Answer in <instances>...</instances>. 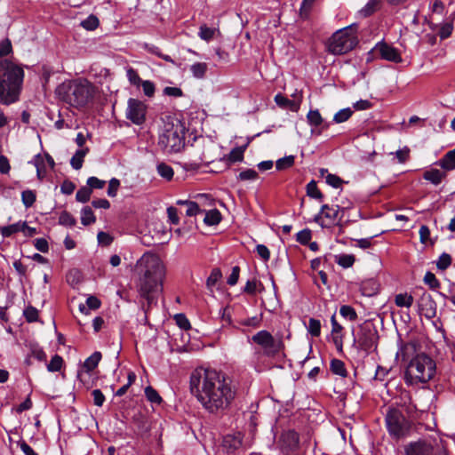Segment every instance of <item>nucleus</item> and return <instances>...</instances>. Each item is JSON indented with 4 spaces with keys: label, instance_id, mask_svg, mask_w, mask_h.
Wrapping results in <instances>:
<instances>
[{
    "label": "nucleus",
    "instance_id": "f257e3e1",
    "mask_svg": "<svg viewBox=\"0 0 455 455\" xmlns=\"http://www.w3.org/2000/svg\"><path fill=\"white\" fill-rule=\"evenodd\" d=\"M190 389L204 409L210 413L224 411L236 395L232 381L214 370L196 371L192 373Z\"/></svg>",
    "mask_w": 455,
    "mask_h": 455
},
{
    "label": "nucleus",
    "instance_id": "f03ea898",
    "mask_svg": "<svg viewBox=\"0 0 455 455\" xmlns=\"http://www.w3.org/2000/svg\"><path fill=\"white\" fill-rule=\"evenodd\" d=\"M139 273L138 291L148 302V307L156 303L162 291L165 268L161 259L153 253H144L136 264Z\"/></svg>",
    "mask_w": 455,
    "mask_h": 455
},
{
    "label": "nucleus",
    "instance_id": "7ed1b4c3",
    "mask_svg": "<svg viewBox=\"0 0 455 455\" xmlns=\"http://www.w3.org/2000/svg\"><path fill=\"white\" fill-rule=\"evenodd\" d=\"M417 343L406 342L401 345L397 356L401 355L403 361L410 359L407 365L404 380L407 385L426 384L434 379L436 373L435 360L426 353L416 354Z\"/></svg>",
    "mask_w": 455,
    "mask_h": 455
},
{
    "label": "nucleus",
    "instance_id": "20e7f679",
    "mask_svg": "<svg viewBox=\"0 0 455 455\" xmlns=\"http://www.w3.org/2000/svg\"><path fill=\"white\" fill-rule=\"evenodd\" d=\"M25 73L21 66L10 60H0V103L9 106L20 100Z\"/></svg>",
    "mask_w": 455,
    "mask_h": 455
},
{
    "label": "nucleus",
    "instance_id": "39448f33",
    "mask_svg": "<svg viewBox=\"0 0 455 455\" xmlns=\"http://www.w3.org/2000/svg\"><path fill=\"white\" fill-rule=\"evenodd\" d=\"M58 99L69 106L81 108L92 102L96 88L86 79L66 80L55 90Z\"/></svg>",
    "mask_w": 455,
    "mask_h": 455
},
{
    "label": "nucleus",
    "instance_id": "423d86ee",
    "mask_svg": "<svg viewBox=\"0 0 455 455\" xmlns=\"http://www.w3.org/2000/svg\"><path fill=\"white\" fill-rule=\"evenodd\" d=\"M185 127L180 121L168 122L159 134L158 145L167 153L180 152L185 147Z\"/></svg>",
    "mask_w": 455,
    "mask_h": 455
},
{
    "label": "nucleus",
    "instance_id": "0eeeda50",
    "mask_svg": "<svg viewBox=\"0 0 455 455\" xmlns=\"http://www.w3.org/2000/svg\"><path fill=\"white\" fill-rule=\"evenodd\" d=\"M378 341V330L371 321H364L353 331V346L366 354L377 348Z\"/></svg>",
    "mask_w": 455,
    "mask_h": 455
},
{
    "label": "nucleus",
    "instance_id": "6e6552de",
    "mask_svg": "<svg viewBox=\"0 0 455 455\" xmlns=\"http://www.w3.org/2000/svg\"><path fill=\"white\" fill-rule=\"evenodd\" d=\"M357 37L349 28L336 31L328 40V52L334 55H341L353 50L357 44Z\"/></svg>",
    "mask_w": 455,
    "mask_h": 455
},
{
    "label": "nucleus",
    "instance_id": "1a4fd4ad",
    "mask_svg": "<svg viewBox=\"0 0 455 455\" xmlns=\"http://www.w3.org/2000/svg\"><path fill=\"white\" fill-rule=\"evenodd\" d=\"M385 420L389 435L395 439L405 436L410 430V422L397 408H388Z\"/></svg>",
    "mask_w": 455,
    "mask_h": 455
},
{
    "label": "nucleus",
    "instance_id": "9d476101",
    "mask_svg": "<svg viewBox=\"0 0 455 455\" xmlns=\"http://www.w3.org/2000/svg\"><path fill=\"white\" fill-rule=\"evenodd\" d=\"M418 296L417 306L419 315H424L427 319H433L436 315L437 304L432 295L423 288H419L414 291Z\"/></svg>",
    "mask_w": 455,
    "mask_h": 455
},
{
    "label": "nucleus",
    "instance_id": "9b49d317",
    "mask_svg": "<svg viewBox=\"0 0 455 455\" xmlns=\"http://www.w3.org/2000/svg\"><path fill=\"white\" fill-rule=\"evenodd\" d=\"M147 106L140 100L131 98L127 102L126 118L136 125L142 124L146 120Z\"/></svg>",
    "mask_w": 455,
    "mask_h": 455
},
{
    "label": "nucleus",
    "instance_id": "f8f14e48",
    "mask_svg": "<svg viewBox=\"0 0 455 455\" xmlns=\"http://www.w3.org/2000/svg\"><path fill=\"white\" fill-rule=\"evenodd\" d=\"M299 434L294 430L283 431L278 440V445L283 452L289 453L299 446Z\"/></svg>",
    "mask_w": 455,
    "mask_h": 455
},
{
    "label": "nucleus",
    "instance_id": "ddd939ff",
    "mask_svg": "<svg viewBox=\"0 0 455 455\" xmlns=\"http://www.w3.org/2000/svg\"><path fill=\"white\" fill-rule=\"evenodd\" d=\"M433 445L424 439L411 442L404 446L405 455H432Z\"/></svg>",
    "mask_w": 455,
    "mask_h": 455
},
{
    "label": "nucleus",
    "instance_id": "4468645a",
    "mask_svg": "<svg viewBox=\"0 0 455 455\" xmlns=\"http://www.w3.org/2000/svg\"><path fill=\"white\" fill-rule=\"evenodd\" d=\"M374 52L383 60L395 63H400L402 61V57L399 51L386 43L377 44L374 47Z\"/></svg>",
    "mask_w": 455,
    "mask_h": 455
},
{
    "label": "nucleus",
    "instance_id": "2eb2a0df",
    "mask_svg": "<svg viewBox=\"0 0 455 455\" xmlns=\"http://www.w3.org/2000/svg\"><path fill=\"white\" fill-rule=\"evenodd\" d=\"M262 348L265 355L268 357H275L284 349V343L281 337L275 339L272 336L269 337L267 343Z\"/></svg>",
    "mask_w": 455,
    "mask_h": 455
},
{
    "label": "nucleus",
    "instance_id": "dca6fc26",
    "mask_svg": "<svg viewBox=\"0 0 455 455\" xmlns=\"http://www.w3.org/2000/svg\"><path fill=\"white\" fill-rule=\"evenodd\" d=\"M243 443V435L240 432L228 434L223 437L222 446L228 452H234Z\"/></svg>",
    "mask_w": 455,
    "mask_h": 455
},
{
    "label": "nucleus",
    "instance_id": "f3484780",
    "mask_svg": "<svg viewBox=\"0 0 455 455\" xmlns=\"http://www.w3.org/2000/svg\"><path fill=\"white\" fill-rule=\"evenodd\" d=\"M339 205H336L335 207H332V206H330L328 204H323L322 205L321 207V211L319 213H317L315 218H314V221L316 222L317 224H319L320 226L322 227H324L322 220H323V215L330 220L331 221H334L337 217H338V214H339Z\"/></svg>",
    "mask_w": 455,
    "mask_h": 455
},
{
    "label": "nucleus",
    "instance_id": "a211bd4d",
    "mask_svg": "<svg viewBox=\"0 0 455 455\" xmlns=\"http://www.w3.org/2000/svg\"><path fill=\"white\" fill-rule=\"evenodd\" d=\"M26 228H28L27 222H17L9 226H5L1 228V235L4 237H10L13 234H16L18 232H26Z\"/></svg>",
    "mask_w": 455,
    "mask_h": 455
},
{
    "label": "nucleus",
    "instance_id": "6ab92c4d",
    "mask_svg": "<svg viewBox=\"0 0 455 455\" xmlns=\"http://www.w3.org/2000/svg\"><path fill=\"white\" fill-rule=\"evenodd\" d=\"M445 177V172L438 169H430L423 173V178L435 186L439 185Z\"/></svg>",
    "mask_w": 455,
    "mask_h": 455
},
{
    "label": "nucleus",
    "instance_id": "aec40b11",
    "mask_svg": "<svg viewBox=\"0 0 455 455\" xmlns=\"http://www.w3.org/2000/svg\"><path fill=\"white\" fill-rule=\"evenodd\" d=\"M438 165L444 171L455 169V148L448 151L439 161Z\"/></svg>",
    "mask_w": 455,
    "mask_h": 455
},
{
    "label": "nucleus",
    "instance_id": "412c9836",
    "mask_svg": "<svg viewBox=\"0 0 455 455\" xmlns=\"http://www.w3.org/2000/svg\"><path fill=\"white\" fill-rule=\"evenodd\" d=\"M245 150L244 147H236L233 148L229 154L223 156L222 160L227 162L228 164L236 162H242L243 160V153Z\"/></svg>",
    "mask_w": 455,
    "mask_h": 455
},
{
    "label": "nucleus",
    "instance_id": "4be33fe9",
    "mask_svg": "<svg viewBox=\"0 0 455 455\" xmlns=\"http://www.w3.org/2000/svg\"><path fill=\"white\" fill-rule=\"evenodd\" d=\"M26 347L28 348V355H31V357L36 359L39 362H44L46 360V354L38 344L29 342L26 345Z\"/></svg>",
    "mask_w": 455,
    "mask_h": 455
},
{
    "label": "nucleus",
    "instance_id": "5701e85b",
    "mask_svg": "<svg viewBox=\"0 0 455 455\" xmlns=\"http://www.w3.org/2000/svg\"><path fill=\"white\" fill-rule=\"evenodd\" d=\"M89 153L88 148L77 149L70 160V164L75 170H80L83 166L84 156Z\"/></svg>",
    "mask_w": 455,
    "mask_h": 455
},
{
    "label": "nucleus",
    "instance_id": "b1692460",
    "mask_svg": "<svg viewBox=\"0 0 455 455\" xmlns=\"http://www.w3.org/2000/svg\"><path fill=\"white\" fill-rule=\"evenodd\" d=\"M275 102L280 108H289L292 111H297L299 108V103L295 102L294 100H289L281 93H278L275 96Z\"/></svg>",
    "mask_w": 455,
    "mask_h": 455
},
{
    "label": "nucleus",
    "instance_id": "393cba45",
    "mask_svg": "<svg viewBox=\"0 0 455 455\" xmlns=\"http://www.w3.org/2000/svg\"><path fill=\"white\" fill-rule=\"evenodd\" d=\"M100 359L101 353L96 351L84 361L83 367L85 369L87 372H90L98 366Z\"/></svg>",
    "mask_w": 455,
    "mask_h": 455
},
{
    "label": "nucleus",
    "instance_id": "a878e982",
    "mask_svg": "<svg viewBox=\"0 0 455 455\" xmlns=\"http://www.w3.org/2000/svg\"><path fill=\"white\" fill-rule=\"evenodd\" d=\"M207 70L208 65L205 62H196L190 67L193 76L197 79L204 78Z\"/></svg>",
    "mask_w": 455,
    "mask_h": 455
},
{
    "label": "nucleus",
    "instance_id": "bb28decb",
    "mask_svg": "<svg viewBox=\"0 0 455 455\" xmlns=\"http://www.w3.org/2000/svg\"><path fill=\"white\" fill-rule=\"evenodd\" d=\"M381 6V0H370L363 8L360 10L361 15L368 17L378 11Z\"/></svg>",
    "mask_w": 455,
    "mask_h": 455
},
{
    "label": "nucleus",
    "instance_id": "cd10ccee",
    "mask_svg": "<svg viewBox=\"0 0 455 455\" xmlns=\"http://www.w3.org/2000/svg\"><path fill=\"white\" fill-rule=\"evenodd\" d=\"M221 214L219 210L213 209L206 212L204 217V223L208 226H214L220 222Z\"/></svg>",
    "mask_w": 455,
    "mask_h": 455
},
{
    "label": "nucleus",
    "instance_id": "c85d7f7f",
    "mask_svg": "<svg viewBox=\"0 0 455 455\" xmlns=\"http://www.w3.org/2000/svg\"><path fill=\"white\" fill-rule=\"evenodd\" d=\"M331 371L333 374L347 377V371L345 363L339 359H332L331 361Z\"/></svg>",
    "mask_w": 455,
    "mask_h": 455
},
{
    "label": "nucleus",
    "instance_id": "c756f323",
    "mask_svg": "<svg viewBox=\"0 0 455 455\" xmlns=\"http://www.w3.org/2000/svg\"><path fill=\"white\" fill-rule=\"evenodd\" d=\"M218 30L214 28H209L205 24L201 25L199 28L198 36L206 42H209L213 39L215 33Z\"/></svg>",
    "mask_w": 455,
    "mask_h": 455
},
{
    "label": "nucleus",
    "instance_id": "7c9ffc66",
    "mask_svg": "<svg viewBox=\"0 0 455 455\" xmlns=\"http://www.w3.org/2000/svg\"><path fill=\"white\" fill-rule=\"evenodd\" d=\"M157 173L164 179L171 180L173 177L174 172L172 166L165 163H160L156 166Z\"/></svg>",
    "mask_w": 455,
    "mask_h": 455
},
{
    "label": "nucleus",
    "instance_id": "2f4dec72",
    "mask_svg": "<svg viewBox=\"0 0 455 455\" xmlns=\"http://www.w3.org/2000/svg\"><path fill=\"white\" fill-rule=\"evenodd\" d=\"M96 221V217L89 206H85L81 211V222L84 226L91 225Z\"/></svg>",
    "mask_w": 455,
    "mask_h": 455
},
{
    "label": "nucleus",
    "instance_id": "473e14b6",
    "mask_svg": "<svg viewBox=\"0 0 455 455\" xmlns=\"http://www.w3.org/2000/svg\"><path fill=\"white\" fill-rule=\"evenodd\" d=\"M272 336L273 335L269 331H267L266 330H262V331H258L256 334H254L251 337V340L254 343H256L257 345L263 347L267 343L269 337H272Z\"/></svg>",
    "mask_w": 455,
    "mask_h": 455
},
{
    "label": "nucleus",
    "instance_id": "72a5a7b5",
    "mask_svg": "<svg viewBox=\"0 0 455 455\" xmlns=\"http://www.w3.org/2000/svg\"><path fill=\"white\" fill-rule=\"evenodd\" d=\"M307 195L312 198L317 199L322 202L323 199V193L318 189L316 182L315 180H311L307 185Z\"/></svg>",
    "mask_w": 455,
    "mask_h": 455
},
{
    "label": "nucleus",
    "instance_id": "f704fd0d",
    "mask_svg": "<svg viewBox=\"0 0 455 455\" xmlns=\"http://www.w3.org/2000/svg\"><path fill=\"white\" fill-rule=\"evenodd\" d=\"M395 302L397 307H410L413 304V297L407 293H400L395 296Z\"/></svg>",
    "mask_w": 455,
    "mask_h": 455
},
{
    "label": "nucleus",
    "instance_id": "c9c22d12",
    "mask_svg": "<svg viewBox=\"0 0 455 455\" xmlns=\"http://www.w3.org/2000/svg\"><path fill=\"white\" fill-rule=\"evenodd\" d=\"M36 200V194L34 190L26 189L21 193V201L26 208H30Z\"/></svg>",
    "mask_w": 455,
    "mask_h": 455
},
{
    "label": "nucleus",
    "instance_id": "e433bc0d",
    "mask_svg": "<svg viewBox=\"0 0 455 455\" xmlns=\"http://www.w3.org/2000/svg\"><path fill=\"white\" fill-rule=\"evenodd\" d=\"M294 163H295V156H287L278 159L275 162V168L278 171H283V170L289 169L291 166H293Z\"/></svg>",
    "mask_w": 455,
    "mask_h": 455
},
{
    "label": "nucleus",
    "instance_id": "4c0bfd02",
    "mask_svg": "<svg viewBox=\"0 0 455 455\" xmlns=\"http://www.w3.org/2000/svg\"><path fill=\"white\" fill-rule=\"evenodd\" d=\"M144 48L150 53L156 55L157 57L163 59L164 60L170 62L172 64H175L174 60L171 58V56L162 53L159 47L154 44H146Z\"/></svg>",
    "mask_w": 455,
    "mask_h": 455
},
{
    "label": "nucleus",
    "instance_id": "58836bf2",
    "mask_svg": "<svg viewBox=\"0 0 455 455\" xmlns=\"http://www.w3.org/2000/svg\"><path fill=\"white\" fill-rule=\"evenodd\" d=\"M339 314L346 319H348L351 322H355L357 320L358 315L354 307L348 305H343L339 308Z\"/></svg>",
    "mask_w": 455,
    "mask_h": 455
},
{
    "label": "nucleus",
    "instance_id": "ea45409f",
    "mask_svg": "<svg viewBox=\"0 0 455 455\" xmlns=\"http://www.w3.org/2000/svg\"><path fill=\"white\" fill-rule=\"evenodd\" d=\"M307 329L311 336L319 337L321 334V322L315 318H309Z\"/></svg>",
    "mask_w": 455,
    "mask_h": 455
},
{
    "label": "nucleus",
    "instance_id": "a19ab883",
    "mask_svg": "<svg viewBox=\"0 0 455 455\" xmlns=\"http://www.w3.org/2000/svg\"><path fill=\"white\" fill-rule=\"evenodd\" d=\"M355 260V256L352 254H341L336 257V263L345 268L352 267Z\"/></svg>",
    "mask_w": 455,
    "mask_h": 455
},
{
    "label": "nucleus",
    "instance_id": "79ce46f5",
    "mask_svg": "<svg viewBox=\"0 0 455 455\" xmlns=\"http://www.w3.org/2000/svg\"><path fill=\"white\" fill-rule=\"evenodd\" d=\"M307 118L309 124L312 126H315V127L320 126L323 121L321 116L320 112L317 109L310 110L307 113Z\"/></svg>",
    "mask_w": 455,
    "mask_h": 455
},
{
    "label": "nucleus",
    "instance_id": "37998d69",
    "mask_svg": "<svg viewBox=\"0 0 455 455\" xmlns=\"http://www.w3.org/2000/svg\"><path fill=\"white\" fill-rule=\"evenodd\" d=\"M353 111L350 108H346L337 112L333 116V121L337 124L346 122L352 116Z\"/></svg>",
    "mask_w": 455,
    "mask_h": 455
},
{
    "label": "nucleus",
    "instance_id": "c03bdc74",
    "mask_svg": "<svg viewBox=\"0 0 455 455\" xmlns=\"http://www.w3.org/2000/svg\"><path fill=\"white\" fill-rule=\"evenodd\" d=\"M145 395L147 399L153 403L159 404L162 403V397L159 395L158 392L151 386H148L145 388Z\"/></svg>",
    "mask_w": 455,
    "mask_h": 455
},
{
    "label": "nucleus",
    "instance_id": "a18cd8bd",
    "mask_svg": "<svg viewBox=\"0 0 455 455\" xmlns=\"http://www.w3.org/2000/svg\"><path fill=\"white\" fill-rule=\"evenodd\" d=\"M12 53V45L9 38L0 42V60H4V57H6Z\"/></svg>",
    "mask_w": 455,
    "mask_h": 455
},
{
    "label": "nucleus",
    "instance_id": "49530a36",
    "mask_svg": "<svg viewBox=\"0 0 455 455\" xmlns=\"http://www.w3.org/2000/svg\"><path fill=\"white\" fill-rule=\"evenodd\" d=\"M63 364V359L60 355H55L52 357L50 363L47 364V370L51 372L60 371Z\"/></svg>",
    "mask_w": 455,
    "mask_h": 455
},
{
    "label": "nucleus",
    "instance_id": "de8ad7c7",
    "mask_svg": "<svg viewBox=\"0 0 455 455\" xmlns=\"http://www.w3.org/2000/svg\"><path fill=\"white\" fill-rule=\"evenodd\" d=\"M76 223V219L68 212L64 211L59 217V224L66 227H74Z\"/></svg>",
    "mask_w": 455,
    "mask_h": 455
},
{
    "label": "nucleus",
    "instance_id": "09e8293b",
    "mask_svg": "<svg viewBox=\"0 0 455 455\" xmlns=\"http://www.w3.org/2000/svg\"><path fill=\"white\" fill-rule=\"evenodd\" d=\"M221 271L220 268H213L206 280V286L209 289H212V287L218 283V281L221 278Z\"/></svg>",
    "mask_w": 455,
    "mask_h": 455
},
{
    "label": "nucleus",
    "instance_id": "8fccbe9b",
    "mask_svg": "<svg viewBox=\"0 0 455 455\" xmlns=\"http://www.w3.org/2000/svg\"><path fill=\"white\" fill-rule=\"evenodd\" d=\"M91 194H92L91 188H88L87 186L82 187L76 192V198L80 203H86L90 200Z\"/></svg>",
    "mask_w": 455,
    "mask_h": 455
},
{
    "label": "nucleus",
    "instance_id": "3c124183",
    "mask_svg": "<svg viewBox=\"0 0 455 455\" xmlns=\"http://www.w3.org/2000/svg\"><path fill=\"white\" fill-rule=\"evenodd\" d=\"M331 339L336 338V336H340L343 338V327L339 324L337 320L335 315L331 317Z\"/></svg>",
    "mask_w": 455,
    "mask_h": 455
},
{
    "label": "nucleus",
    "instance_id": "603ef678",
    "mask_svg": "<svg viewBox=\"0 0 455 455\" xmlns=\"http://www.w3.org/2000/svg\"><path fill=\"white\" fill-rule=\"evenodd\" d=\"M23 315L28 323H34L38 320V310L32 306L26 307Z\"/></svg>",
    "mask_w": 455,
    "mask_h": 455
},
{
    "label": "nucleus",
    "instance_id": "864d4df0",
    "mask_svg": "<svg viewBox=\"0 0 455 455\" xmlns=\"http://www.w3.org/2000/svg\"><path fill=\"white\" fill-rule=\"evenodd\" d=\"M296 236V239L299 243L306 245L310 243L312 234L309 229L306 228L297 233Z\"/></svg>",
    "mask_w": 455,
    "mask_h": 455
},
{
    "label": "nucleus",
    "instance_id": "5fc2aeb1",
    "mask_svg": "<svg viewBox=\"0 0 455 455\" xmlns=\"http://www.w3.org/2000/svg\"><path fill=\"white\" fill-rule=\"evenodd\" d=\"M451 264V257L450 254L443 252L438 259L437 267L441 270L447 269Z\"/></svg>",
    "mask_w": 455,
    "mask_h": 455
},
{
    "label": "nucleus",
    "instance_id": "6e6d98bb",
    "mask_svg": "<svg viewBox=\"0 0 455 455\" xmlns=\"http://www.w3.org/2000/svg\"><path fill=\"white\" fill-rule=\"evenodd\" d=\"M325 181L328 185L334 188H340L344 182L339 176L331 173H327L325 176Z\"/></svg>",
    "mask_w": 455,
    "mask_h": 455
},
{
    "label": "nucleus",
    "instance_id": "4d7b16f0",
    "mask_svg": "<svg viewBox=\"0 0 455 455\" xmlns=\"http://www.w3.org/2000/svg\"><path fill=\"white\" fill-rule=\"evenodd\" d=\"M424 282L427 284L431 289H436L440 286V282L435 277V274L430 271H427L424 276Z\"/></svg>",
    "mask_w": 455,
    "mask_h": 455
},
{
    "label": "nucleus",
    "instance_id": "13d9d810",
    "mask_svg": "<svg viewBox=\"0 0 455 455\" xmlns=\"http://www.w3.org/2000/svg\"><path fill=\"white\" fill-rule=\"evenodd\" d=\"M81 25L87 30H93L99 26V20L97 17L91 15L86 20H83Z\"/></svg>",
    "mask_w": 455,
    "mask_h": 455
},
{
    "label": "nucleus",
    "instance_id": "bf43d9fd",
    "mask_svg": "<svg viewBox=\"0 0 455 455\" xmlns=\"http://www.w3.org/2000/svg\"><path fill=\"white\" fill-rule=\"evenodd\" d=\"M259 284L261 285V283L258 282L256 279L248 280L243 287V292L254 295Z\"/></svg>",
    "mask_w": 455,
    "mask_h": 455
},
{
    "label": "nucleus",
    "instance_id": "052dcab7",
    "mask_svg": "<svg viewBox=\"0 0 455 455\" xmlns=\"http://www.w3.org/2000/svg\"><path fill=\"white\" fill-rule=\"evenodd\" d=\"M127 77H128V80L130 81V83L133 85H136L137 87H139L140 85V84L142 83V80L140 77L137 71L132 68H130L127 70Z\"/></svg>",
    "mask_w": 455,
    "mask_h": 455
},
{
    "label": "nucleus",
    "instance_id": "680f3d73",
    "mask_svg": "<svg viewBox=\"0 0 455 455\" xmlns=\"http://www.w3.org/2000/svg\"><path fill=\"white\" fill-rule=\"evenodd\" d=\"M105 184H106V182L104 180H101L98 179L97 177H90L87 180V187H88V188H91L92 191V189L103 188Z\"/></svg>",
    "mask_w": 455,
    "mask_h": 455
},
{
    "label": "nucleus",
    "instance_id": "e2e57ef3",
    "mask_svg": "<svg viewBox=\"0 0 455 455\" xmlns=\"http://www.w3.org/2000/svg\"><path fill=\"white\" fill-rule=\"evenodd\" d=\"M453 30V25L451 22L444 23L441 26L439 30V36L441 39H446L451 36Z\"/></svg>",
    "mask_w": 455,
    "mask_h": 455
},
{
    "label": "nucleus",
    "instance_id": "0e129e2a",
    "mask_svg": "<svg viewBox=\"0 0 455 455\" xmlns=\"http://www.w3.org/2000/svg\"><path fill=\"white\" fill-rule=\"evenodd\" d=\"M140 85L142 86L143 92L146 96L149 98L154 96L156 88L153 82L148 80L142 81Z\"/></svg>",
    "mask_w": 455,
    "mask_h": 455
},
{
    "label": "nucleus",
    "instance_id": "69168bd1",
    "mask_svg": "<svg viewBox=\"0 0 455 455\" xmlns=\"http://www.w3.org/2000/svg\"><path fill=\"white\" fill-rule=\"evenodd\" d=\"M120 187L119 180L113 178L109 180L108 188V196L110 197H114L116 196L117 190Z\"/></svg>",
    "mask_w": 455,
    "mask_h": 455
},
{
    "label": "nucleus",
    "instance_id": "338daca9",
    "mask_svg": "<svg viewBox=\"0 0 455 455\" xmlns=\"http://www.w3.org/2000/svg\"><path fill=\"white\" fill-rule=\"evenodd\" d=\"M394 154L397 157L398 162L400 164H403V163L407 162V160L410 157V148L408 147H404L403 148L397 150Z\"/></svg>",
    "mask_w": 455,
    "mask_h": 455
},
{
    "label": "nucleus",
    "instance_id": "774afa93",
    "mask_svg": "<svg viewBox=\"0 0 455 455\" xmlns=\"http://www.w3.org/2000/svg\"><path fill=\"white\" fill-rule=\"evenodd\" d=\"M238 178L241 180H251L258 178V173L252 169H246L239 173Z\"/></svg>",
    "mask_w": 455,
    "mask_h": 455
}]
</instances>
